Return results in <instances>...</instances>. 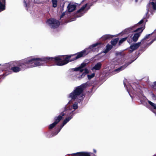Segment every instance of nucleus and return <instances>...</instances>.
<instances>
[{"label":"nucleus","mask_w":156,"mask_h":156,"mask_svg":"<svg viewBox=\"0 0 156 156\" xmlns=\"http://www.w3.org/2000/svg\"><path fill=\"white\" fill-rule=\"evenodd\" d=\"M87 4H86L78 10L75 15L76 16L79 17L82 16L90 8V7H87Z\"/></svg>","instance_id":"obj_7"},{"label":"nucleus","mask_w":156,"mask_h":156,"mask_svg":"<svg viewBox=\"0 0 156 156\" xmlns=\"http://www.w3.org/2000/svg\"><path fill=\"white\" fill-rule=\"evenodd\" d=\"M65 15V13L63 12L61 16L60 19L62 18Z\"/></svg>","instance_id":"obj_31"},{"label":"nucleus","mask_w":156,"mask_h":156,"mask_svg":"<svg viewBox=\"0 0 156 156\" xmlns=\"http://www.w3.org/2000/svg\"><path fill=\"white\" fill-rule=\"evenodd\" d=\"M5 0H0V12L5 9Z\"/></svg>","instance_id":"obj_15"},{"label":"nucleus","mask_w":156,"mask_h":156,"mask_svg":"<svg viewBox=\"0 0 156 156\" xmlns=\"http://www.w3.org/2000/svg\"><path fill=\"white\" fill-rule=\"evenodd\" d=\"M144 21L143 20H141L137 24L133 26L126 28L122 32V34H127L130 32H133V31L132 30H134L135 28L136 27L139 26Z\"/></svg>","instance_id":"obj_9"},{"label":"nucleus","mask_w":156,"mask_h":156,"mask_svg":"<svg viewBox=\"0 0 156 156\" xmlns=\"http://www.w3.org/2000/svg\"><path fill=\"white\" fill-rule=\"evenodd\" d=\"M47 23L52 28H56L60 25L58 21L53 18L48 20L47 21Z\"/></svg>","instance_id":"obj_8"},{"label":"nucleus","mask_w":156,"mask_h":156,"mask_svg":"<svg viewBox=\"0 0 156 156\" xmlns=\"http://www.w3.org/2000/svg\"><path fill=\"white\" fill-rule=\"evenodd\" d=\"M119 40L118 38H115L114 39L112 40L111 41V44L113 45H115Z\"/></svg>","instance_id":"obj_23"},{"label":"nucleus","mask_w":156,"mask_h":156,"mask_svg":"<svg viewBox=\"0 0 156 156\" xmlns=\"http://www.w3.org/2000/svg\"><path fill=\"white\" fill-rule=\"evenodd\" d=\"M133 62V61L131 62H128L127 63H126V64L120 67L115 69L114 71V72H117V73L122 71L124 69L128 66L131 63Z\"/></svg>","instance_id":"obj_12"},{"label":"nucleus","mask_w":156,"mask_h":156,"mask_svg":"<svg viewBox=\"0 0 156 156\" xmlns=\"http://www.w3.org/2000/svg\"><path fill=\"white\" fill-rule=\"evenodd\" d=\"M149 104L152 106L154 109H156V105L151 101H148Z\"/></svg>","instance_id":"obj_24"},{"label":"nucleus","mask_w":156,"mask_h":156,"mask_svg":"<svg viewBox=\"0 0 156 156\" xmlns=\"http://www.w3.org/2000/svg\"><path fill=\"white\" fill-rule=\"evenodd\" d=\"M127 41L128 42L129 44L131 43V40H129L128 39H127Z\"/></svg>","instance_id":"obj_32"},{"label":"nucleus","mask_w":156,"mask_h":156,"mask_svg":"<svg viewBox=\"0 0 156 156\" xmlns=\"http://www.w3.org/2000/svg\"><path fill=\"white\" fill-rule=\"evenodd\" d=\"M101 66L102 64L101 62H99L96 64L94 66L91 68V69L92 70H99L100 69Z\"/></svg>","instance_id":"obj_16"},{"label":"nucleus","mask_w":156,"mask_h":156,"mask_svg":"<svg viewBox=\"0 0 156 156\" xmlns=\"http://www.w3.org/2000/svg\"><path fill=\"white\" fill-rule=\"evenodd\" d=\"M76 5L71 4H69L67 6L69 12H72L73 11L76 9Z\"/></svg>","instance_id":"obj_19"},{"label":"nucleus","mask_w":156,"mask_h":156,"mask_svg":"<svg viewBox=\"0 0 156 156\" xmlns=\"http://www.w3.org/2000/svg\"><path fill=\"white\" fill-rule=\"evenodd\" d=\"M151 35V34H150L148 35H147L140 42H139L137 43H134L133 44H132L130 47L129 52H132L136 50L137 48H138L139 46H140V44L143 43L145 42L146 40Z\"/></svg>","instance_id":"obj_6"},{"label":"nucleus","mask_w":156,"mask_h":156,"mask_svg":"<svg viewBox=\"0 0 156 156\" xmlns=\"http://www.w3.org/2000/svg\"><path fill=\"white\" fill-rule=\"evenodd\" d=\"M151 34V35L152 34H154V37L152 39L151 41V42L149 43H148L147 44L148 45H150L154 41H155L156 40V30H155Z\"/></svg>","instance_id":"obj_21"},{"label":"nucleus","mask_w":156,"mask_h":156,"mask_svg":"<svg viewBox=\"0 0 156 156\" xmlns=\"http://www.w3.org/2000/svg\"><path fill=\"white\" fill-rule=\"evenodd\" d=\"M91 153L86 152H80L73 153L72 155L73 156H91Z\"/></svg>","instance_id":"obj_10"},{"label":"nucleus","mask_w":156,"mask_h":156,"mask_svg":"<svg viewBox=\"0 0 156 156\" xmlns=\"http://www.w3.org/2000/svg\"><path fill=\"white\" fill-rule=\"evenodd\" d=\"M24 5L26 8V9L27 10L29 6L30 2L29 0H24Z\"/></svg>","instance_id":"obj_22"},{"label":"nucleus","mask_w":156,"mask_h":156,"mask_svg":"<svg viewBox=\"0 0 156 156\" xmlns=\"http://www.w3.org/2000/svg\"><path fill=\"white\" fill-rule=\"evenodd\" d=\"M90 83L87 82L82 84L81 85L76 87L74 90L68 96L71 100L69 101L68 104L70 103L72 101L76 100L78 102L82 100L84 97L83 92L84 89L90 86Z\"/></svg>","instance_id":"obj_2"},{"label":"nucleus","mask_w":156,"mask_h":156,"mask_svg":"<svg viewBox=\"0 0 156 156\" xmlns=\"http://www.w3.org/2000/svg\"><path fill=\"white\" fill-rule=\"evenodd\" d=\"M65 115H66L65 112L64 111V112H62L58 117H55V122H54L55 124H57L60 121L62 118V117Z\"/></svg>","instance_id":"obj_13"},{"label":"nucleus","mask_w":156,"mask_h":156,"mask_svg":"<svg viewBox=\"0 0 156 156\" xmlns=\"http://www.w3.org/2000/svg\"><path fill=\"white\" fill-rule=\"evenodd\" d=\"M145 28V24L143 23L139 26L136 27L134 30H132L133 32H137L135 33L132 38L133 41L136 42L137 41L138 38Z\"/></svg>","instance_id":"obj_4"},{"label":"nucleus","mask_w":156,"mask_h":156,"mask_svg":"<svg viewBox=\"0 0 156 156\" xmlns=\"http://www.w3.org/2000/svg\"><path fill=\"white\" fill-rule=\"evenodd\" d=\"M1 65V64H0V66Z\"/></svg>","instance_id":"obj_36"},{"label":"nucleus","mask_w":156,"mask_h":156,"mask_svg":"<svg viewBox=\"0 0 156 156\" xmlns=\"http://www.w3.org/2000/svg\"><path fill=\"white\" fill-rule=\"evenodd\" d=\"M151 6L152 7L154 10H156V3L153 2H151L147 5V9L148 12L149 10V8Z\"/></svg>","instance_id":"obj_17"},{"label":"nucleus","mask_w":156,"mask_h":156,"mask_svg":"<svg viewBox=\"0 0 156 156\" xmlns=\"http://www.w3.org/2000/svg\"><path fill=\"white\" fill-rule=\"evenodd\" d=\"M52 2L53 4V6L55 8L57 6V0H52Z\"/></svg>","instance_id":"obj_25"},{"label":"nucleus","mask_w":156,"mask_h":156,"mask_svg":"<svg viewBox=\"0 0 156 156\" xmlns=\"http://www.w3.org/2000/svg\"><path fill=\"white\" fill-rule=\"evenodd\" d=\"M95 76V73H93L90 75H87V77L89 80H90L92 78L94 77Z\"/></svg>","instance_id":"obj_26"},{"label":"nucleus","mask_w":156,"mask_h":156,"mask_svg":"<svg viewBox=\"0 0 156 156\" xmlns=\"http://www.w3.org/2000/svg\"><path fill=\"white\" fill-rule=\"evenodd\" d=\"M127 38V37H126L122 38L119 41V45L121 44L124 41L126 40Z\"/></svg>","instance_id":"obj_27"},{"label":"nucleus","mask_w":156,"mask_h":156,"mask_svg":"<svg viewBox=\"0 0 156 156\" xmlns=\"http://www.w3.org/2000/svg\"><path fill=\"white\" fill-rule=\"evenodd\" d=\"M124 61V58L120 56V58H115L114 59L113 62L114 64L115 65H119L122 64Z\"/></svg>","instance_id":"obj_11"},{"label":"nucleus","mask_w":156,"mask_h":156,"mask_svg":"<svg viewBox=\"0 0 156 156\" xmlns=\"http://www.w3.org/2000/svg\"><path fill=\"white\" fill-rule=\"evenodd\" d=\"M109 51V50L108 49H107L106 48V49L104 51H103V52L105 53H107L108 51Z\"/></svg>","instance_id":"obj_30"},{"label":"nucleus","mask_w":156,"mask_h":156,"mask_svg":"<svg viewBox=\"0 0 156 156\" xmlns=\"http://www.w3.org/2000/svg\"><path fill=\"white\" fill-rule=\"evenodd\" d=\"M78 106L77 103H74L72 105L69 106L67 105L65 108V112L66 115L69 116L66 117L64 120L62 124L60 126V129L58 132L55 134H53L52 136H54L57 135L58 132L60 131L63 126L66 124L73 117V112L75 110L78 108Z\"/></svg>","instance_id":"obj_3"},{"label":"nucleus","mask_w":156,"mask_h":156,"mask_svg":"<svg viewBox=\"0 0 156 156\" xmlns=\"http://www.w3.org/2000/svg\"><path fill=\"white\" fill-rule=\"evenodd\" d=\"M113 36L111 35L106 34L103 35L101 38V39L103 40H106L107 39H111L112 38Z\"/></svg>","instance_id":"obj_20"},{"label":"nucleus","mask_w":156,"mask_h":156,"mask_svg":"<svg viewBox=\"0 0 156 156\" xmlns=\"http://www.w3.org/2000/svg\"><path fill=\"white\" fill-rule=\"evenodd\" d=\"M56 124H55V122L52 123V124L50 125L49 126V128L50 129H51L53 128Z\"/></svg>","instance_id":"obj_28"},{"label":"nucleus","mask_w":156,"mask_h":156,"mask_svg":"<svg viewBox=\"0 0 156 156\" xmlns=\"http://www.w3.org/2000/svg\"><path fill=\"white\" fill-rule=\"evenodd\" d=\"M76 59H77V55L75 56V55H69L66 57L62 56L55 58L44 57L39 58L30 57L20 61L12 62L13 67L11 68V69L13 72L17 73L27 68L42 66L50 61H55L56 65L62 66Z\"/></svg>","instance_id":"obj_1"},{"label":"nucleus","mask_w":156,"mask_h":156,"mask_svg":"<svg viewBox=\"0 0 156 156\" xmlns=\"http://www.w3.org/2000/svg\"><path fill=\"white\" fill-rule=\"evenodd\" d=\"M112 46L109 44H107L106 45V48L108 49L109 51L111 49Z\"/></svg>","instance_id":"obj_29"},{"label":"nucleus","mask_w":156,"mask_h":156,"mask_svg":"<svg viewBox=\"0 0 156 156\" xmlns=\"http://www.w3.org/2000/svg\"><path fill=\"white\" fill-rule=\"evenodd\" d=\"M86 66V63H83L78 68H74L73 69L74 71H76L77 73H81L84 71V72L82 74H80V76H77V77L79 79H80L83 77L85 75L86 73H87L89 72V70L87 69H84L83 68L85 66Z\"/></svg>","instance_id":"obj_5"},{"label":"nucleus","mask_w":156,"mask_h":156,"mask_svg":"<svg viewBox=\"0 0 156 156\" xmlns=\"http://www.w3.org/2000/svg\"><path fill=\"white\" fill-rule=\"evenodd\" d=\"M127 90L130 96L131 92L133 93V90H136L135 88L133 85H128L126 86Z\"/></svg>","instance_id":"obj_14"},{"label":"nucleus","mask_w":156,"mask_h":156,"mask_svg":"<svg viewBox=\"0 0 156 156\" xmlns=\"http://www.w3.org/2000/svg\"><path fill=\"white\" fill-rule=\"evenodd\" d=\"M93 151H94V153H96V151L95 150V149H94L93 150Z\"/></svg>","instance_id":"obj_33"},{"label":"nucleus","mask_w":156,"mask_h":156,"mask_svg":"<svg viewBox=\"0 0 156 156\" xmlns=\"http://www.w3.org/2000/svg\"><path fill=\"white\" fill-rule=\"evenodd\" d=\"M124 85L125 86H126L125 83L124 82Z\"/></svg>","instance_id":"obj_34"},{"label":"nucleus","mask_w":156,"mask_h":156,"mask_svg":"<svg viewBox=\"0 0 156 156\" xmlns=\"http://www.w3.org/2000/svg\"><path fill=\"white\" fill-rule=\"evenodd\" d=\"M0 68L1 69L2 71L7 70L8 68H10V64L9 63H5L3 65H1Z\"/></svg>","instance_id":"obj_18"},{"label":"nucleus","mask_w":156,"mask_h":156,"mask_svg":"<svg viewBox=\"0 0 156 156\" xmlns=\"http://www.w3.org/2000/svg\"><path fill=\"white\" fill-rule=\"evenodd\" d=\"M132 35H131L130 37H131L132 36Z\"/></svg>","instance_id":"obj_35"}]
</instances>
